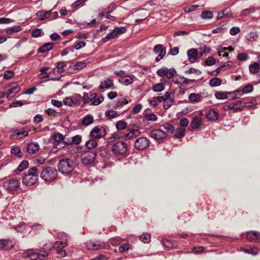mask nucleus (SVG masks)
<instances>
[{
  "mask_svg": "<svg viewBox=\"0 0 260 260\" xmlns=\"http://www.w3.org/2000/svg\"><path fill=\"white\" fill-rule=\"evenodd\" d=\"M211 49L206 46L199 48H191L187 52L188 60L190 63H193L196 60L201 58L205 53H209Z\"/></svg>",
  "mask_w": 260,
  "mask_h": 260,
  "instance_id": "f257e3e1",
  "label": "nucleus"
},
{
  "mask_svg": "<svg viewBox=\"0 0 260 260\" xmlns=\"http://www.w3.org/2000/svg\"><path fill=\"white\" fill-rule=\"evenodd\" d=\"M39 171L36 167L30 168L22 178V182L27 186L35 184L38 180Z\"/></svg>",
  "mask_w": 260,
  "mask_h": 260,
  "instance_id": "f03ea898",
  "label": "nucleus"
},
{
  "mask_svg": "<svg viewBox=\"0 0 260 260\" xmlns=\"http://www.w3.org/2000/svg\"><path fill=\"white\" fill-rule=\"evenodd\" d=\"M74 166L73 160L69 158L61 159L58 164V169L61 173L68 174L73 170Z\"/></svg>",
  "mask_w": 260,
  "mask_h": 260,
  "instance_id": "7ed1b4c3",
  "label": "nucleus"
},
{
  "mask_svg": "<svg viewBox=\"0 0 260 260\" xmlns=\"http://www.w3.org/2000/svg\"><path fill=\"white\" fill-rule=\"evenodd\" d=\"M57 171L56 169L48 167L44 169L41 173V177L45 181L47 182H52L57 176Z\"/></svg>",
  "mask_w": 260,
  "mask_h": 260,
  "instance_id": "20e7f679",
  "label": "nucleus"
},
{
  "mask_svg": "<svg viewBox=\"0 0 260 260\" xmlns=\"http://www.w3.org/2000/svg\"><path fill=\"white\" fill-rule=\"evenodd\" d=\"M157 75L159 77H166L168 79H171L173 77L176 73V70L174 68H168L163 67L157 70Z\"/></svg>",
  "mask_w": 260,
  "mask_h": 260,
  "instance_id": "39448f33",
  "label": "nucleus"
},
{
  "mask_svg": "<svg viewBox=\"0 0 260 260\" xmlns=\"http://www.w3.org/2000/svg\"><path fill=\"white\" fill-rule=\"evenodd\" d=\"M36 15L41 20H43L45 18H50V20H52L56 19L58 17V13L57 12H52V10L48 11H39L37 13Z\"/></svg>",
  "mask_w": 260,
  "mask_h": 260,
  "instance_id": "423d86ee",
  "label": "nucleus"
},
{
  "mask_svg": "<svg viewBox=\"0 0 260 260\" xmlns=\"http://www.w3.org/2000/svg\"><path fill=\"white\" fill-rule=\"evenodd\" d=\"M105 129L102 126H95L92 128L90 133V136L94 139H100L106 136Z\"/></svg>",
  "mask_w": 260,
  "mask_h": 260,
  "instance_id": "0eeeda50",
  "label": "nucleus"
},
{
  "mask_svg": "<svg viewBox=\"0 0 260 260\" xmlns=\"http://www.w3.org/2000/svg\"><path fill=\"white\" fill-rule=\"evenodd\" d=\"M126 29L124 27H116L112 31L108 34L107 36L103 39V42L105 43L109 40L114 39L119 35L124 33Z\"/></svg>",
  "mask_w": 260,
  "mask_h": 260,
  "instance_id": "6e6552de",
  "label": "nucleus"
},
{
  "mask_svg": "<svg viewBox=\"0 0 260 260\" xmlns=\"http://www.w3.org/2000/svg\"><path fill=\"white\" fill-rule=\"evenodd\" d=\"M127 150V145L123 142H117L112 146V151L115 154L120 155L124 154Z\"/></svg>",
  "mask_w": 260,
  "mask_h": 260,
  "instance_id": "1a4fd4ad",
  "label": "nucleus"
},
{
  "mask_svg": "<svg viewBox=\"0 0 260 260\" xmlns=\"http://www.w3.org/2000/svg\"><path fill=\"white\" fill-rule=\"evenodd\" d=\"M150 136L158 142L167 137V134L165 132L159 129H155L151 131Z\"/></svg>",
  "mask_w": 260,
  "mask_h": 260,
  "instance_id": "9d476101",
  "label": "nucleus"
},
{
  "mask_svg": "<svg viewBox=\"0 0 260 260\" xmlns=\"http://www.w3.org/2000/svg\"><path fill=\"white\" fill-rule=\"evenodd\" d=\"M4 187L9 191L16 190L18 186V181L15 179H11L3 183Z\"/></svg>",
  "mask_w": 260,
  "mask_h": 260,
  "instance_id": "9b49d317",
  "label": "nucleus"
},
{
  "mask_svg": "<svg viewBox=\"0 0 260 260\" xmlns=\"http://www.w3.org/2000/svg\"><path fill=\"white\" fill-rule=\"evenodd\" d=\"M149 144V140L146 137H141L137 139L135 142V147L138 150L146 149Z\"/></svg>",
  "mask_w": 260,
  "mask_h": 260,
  "instance_id": "f8f14e48",
  "label": "nucleus"
},
{
  "mask_svg": "<svg viewBox=\"0 0 260 260\" xmlns=\"http://www.w3.org/2000/svg\"><path fill=\"white\" fill-rule=\"evenodd\" d=\"M19 87L15 84H13L11 85V88L8 90L7 93V98L8 100L12 99L14 95L19 91Z\"/></svg>",
  "mask_w": 260,
  "mask_h": 260,
  "instance_id": "ddd939ff",
  "label": "nucleus"
},
{
  "mask_svg": "<svg viewBox=\"0 0 260 260\" xmlns=\"http://www.w3.org/2000/svg\"><path fill=\"white\" fill-rule=\"evenodd\" d=\"M100 89H115V87H114V83L113 80L110 79H107L101 82L100 86Z\"/></svg>",
  "mask_w": 260,
  "mask_h": 260,
  "instance_id": "4468645a",
  "label": "nucleus"
},
{
  "mask_svg": "<svg viewBox=\"0 0 260 260\" xmlns=\"http://www.w3.org/2000/svg\"><path fill=\"white\" fill-rule=\"evenodd\" d=\"M23 257L30 258L32 260H43V258L39 256V254L33 252L31 250L25 252L23 254Z\"/></svg>",
  "mask_w": 260,
  "mask_h": 260,
  "instance_id": "2eb2a0df",
  "label": "nucleus"
},
{
  "mask_svg": "<svg viewBox=\"0 0 260 260\" xmlns=\"http://www.w3.org/2000/svg\"><path fill=\"white\" fill-rule=\"evenodd\" d=\"M202 124V118L200 117H194L190 123V127L192 129H197L199 128Z\"/></svg>",
  "mask_w": 260,
  "mask_h": 260,
  "instance_id": "dca6fc26",
  "label": "nucleus"
},
{
  "mask_svg": "<svg viewBox=\"0 0 260 260\" xmlns=\"http://www.w3.org/2000/svg\"><path fill=\"white\" fill-rule=\"evenodd\" d=\"M39 145L35 143H29L27 146V151L30 154L35 153L39 149Z\"/></svg>",
  "mask_w": 260,
  "mask_h": 260,
  "instance_id": "f3484780",
  "label": "nucleus"
},
{
  "mask_svg": "<svg viewBox=\"0 0 260 260\" xmlns=\"http://www.w3.org/2000/svg\"><path fill=\"white\" fill-rule=\"evenodd\" d=\"M247 238L251 241H258L260 240V233L256 232H249L247 234Z\"/></svg>",
  "mask_w": 260,
  "mask_h": 260,
  "instance_id": "a211bd4d",
  "label": "nucleus"
},
{
  "mask_svg": "<svg viewBox=\"0 0 260 260\" xmlns=\"http://www.w3.org/2000/svg\"><path fill=\"white\" fill-rule=\"evenodd\" d=\"M153 51L156 54L159 53V57L164 56L166 54V49L160 44L155 45L153 48Z\"/></svg>",
  "mask_w": 260,
  "mask_h": 260,
  "instance_id": "6ab92c4d",
  "label": "nucleus"
},
{
  "mask_svg": "<svg viewBox=\"0 0 260 260\" xmlns=\"http://www.w3.org/2000/svg\"><path fill=\"white\" fill-rule=\"evenodd\" d=\"M12 242L8 240H0V249H10L12 248Z\"/></svg>",
  "mask_w": 260,
  "mask_h": 260,
  "instance_id": "aec40b11",
  "label": "nucleus"
},
{
  "mask_svg": "<svg viewBox=\"0 0 260 260\" xmlns=\"http://www.w3.org/2000/svg\"><path fill=\"white\" fill-rule=\"evenodd\" d=\"M53 44L51 43H47L43 45L38 49V52L41 53H44L48 51L51 50L53 48Z\"/></svg>",
  "mask_w": 260,
  "mask_h": 260,
  "instance_id": "412c9836",
  "label": "nucleus"
},
{
  "mask_svg": "<svg viewBox=\"0 0 260 260\" xmlns=\"http://www.w3.org/2000/svg\"><path fill=\"white\" fill-rule=\"evenodd\" d=\"M119 82L125 85H129L133 83V78L129 76H122L119 78Z\"/></svg>",
  "mask_w": 260,
  "mask_h": 260,
  "instance_id": "4be33fe9",
  "label": "nucleus"
},
{
  "mask_svg": "<svg viewBox=\"0 0 260 260\" xmlns=\"http://www.w3.org/2000/svg\"><path fill=\"white\" fill-rule=\"evenodd\" d=\"M96 96V94L95 93H93L90 95H89L87 93H84L82 99V101L85 103H88L92 101L93 99H95Z\"/></svg>",
  "mask_w": 260,
  "mask_h": 260,
  "instance_id": "5701e85b",
  "label": "nucleus"
},
{
  "mask_svg": "<svg viewBox=\"0 0 260 260\" xmlns=\"http://www.w3.org/2000/svg\"><path fill=\"white\" fill-rule=\"evenodd\" d=\"M218 117V113L214 110H210L206 115L207 118L211 120H216Z\"/></svg>",
  "mask_w": 260,
  "mask_h": 260,
  "instance_id": "b1692460",
  "label": "nucleus"
},
{
  "mask_svg": "<svg viewBox=\"0 0 260 260\" xmlns=\"http://www.w3.org/2000/svg\"><path fill=\"white\" fill-rule=\"evenodd\" d=\"M140 135V132L138 129H133L125 135L127 140L138 137Z\"/></svg>",
  "mask_w": 260,
  "mask_h": 260,
  "instance_id": "393cba45",
  "label": "nucleus"
},
{
  "mask_svg": "<svg viewBox=\"0 0 260 260\" xmlns=\"http://www.w3.org/2000/svg\"><path fill=\"white\" fill-rule=\"evenodd\" d=\"M93 122V118L92 115H87L85 116L82 120V124L85 126L89 125Z\"/></svg>",
  "mask_w": 260,
  "mask_h": 260,
  "instance_id": "a878e982",
  "label": "nucleus"
},
{
  "mask_svg": "<svg viewBox=\"0 0 260 260\" xmlns=\"http://www.w3.org/2000/svg\"><path fill=\"white\" fill-rule=\"evenodd\" d=\"M201 99V95L199 93H191L188 96V100L191 102H198Z\"/></svg>",
  "mask_w": 260,
  "mask_h": 260,
  "instance_id": "bb28decb",
  "label": "nucleus"
},
{
  "mask_svg": "<svg viewBox=\"0 0 260 260\" xmlns=\"http://www.w3.org/2000/svg\"><path fill=\"white\" fill-rule=\"evenodd\" d=\"M185 129L183 127H178L175 130V137L176 138H180L184 136Z\"/></svg>",
  "mask_w": 260,
  "mask_h": 260,
  "instance_id": "cd10ccee",
  "label": "nucleus"
},
{
  "mask_svg": "<svg viewBox=\"0 0 260 260\" xmlns=\"http://www.w3.org/2000/svg\"><path fill=\"white\" fill-rule=\"evenodd\" d=\"M49 69V67H46L42 68L40 70V71L41 72V73L40 74L41 78H49L50 77V76L51 75L52 72H49V73H47L46 71L47 70H48Z\"/></svg>",
  "mask_w": 260,
  "mask_h": 260,
  "instance_id": "c85d7f7f",
  "label": "nucleus"
},
{
  "mask_svg": "<svg viewBox=\"0 0 260 260\" xmlns=\"http://www.w3.org/2000/svg\"><path fill=\"white\" fill-rule=\"evenodd\" d=\"M97 146V142L95 139L92 138L91 140H88L85 143V147L89 149H92L95 148Z\"/></svg>",
  "mask_w": 260,
  "mask_h": 260,
  "instance_id": "c756f323",
  "label": "nucleus"
},
{
  "mask_svg": "<svg viewBox=\"0 0 260 260\" xmlns=\"http://www.w3.org/2000/svg\"><path fill=\"white\" fill-rule=\"evenodd\" d=\"M249 71L252 74L256 73L259 70V64L257 62H254L249 66Z\"/></svg>",
  "mask_w": 260,
  "mask_h": 260,
  "instance_id": "7c9ffc66",
  "label": "nucleus"
},
{
  "mask_svg": "<svg viewBox=\"0 0 260 260\" xmlns=\"http://www.w3.org/2000/svg\"><path fill=\"white\" fill-rule=\"evenodd\" d=\"M86 66V63L84 61H79L73 65V69L76 70H80Z\"/></svg>",
  "mask_w": 260,
  "mask_h": 260,
  "instance_id": "2f4dec72",
  "label": "nucleus"
},
{
  "mask_svg": "<svg viewBox=\"0 0 260 260\" xmlns=\"http://www.w3.org/2000/svg\"><path fill=\"white\" fill-rule=\"evenodd\" d=\"M144 115L145 118L148 120L155 121L157 119L156 116L152 113L145 111L144 113Z\"/></svg>",
  "mask_w": 260,
  "mask_h": 260,
  "instance_id": "473e14b6",
  "label": "nucleus"
},
{
  "mask_svg": "<svg viewBox=\"0 0 260 260\" xmlns=\"http://www.w3.org/2000/svg\"><path fill=\"white\" fill-rule=\"evenodd\" d=\"M209 84L212 87L217 86L221 84V81L219 78H214L209 81Z\"/></svg>",
  "mask_w": 260,
  "mask_h": 260,
  "instance_id": "72a5a7b5",
  "label": "nucleus"
},
{
  "mask_svg": "<svg viewBox=\"0 0 260 260\" xmlns=\"http://www.w3.org/2000/svg\"><path fill=\"white\" fill-rule=\"evenodd\" d=\"M11 152L18 157H22L23 154L21 151L20 148L17 146L13 147L11 149Z\"/></svg>",
  "mask_w": 260,
  "mask_h": 260,
  "instance_id": "f704fd0d",
  "label": "nucleus"
},
{
  "mask_svg": "<svg viewBox=\"0 0 260 260\" xmlns=\"http://www.w3.org/2000/svg\"><path fill=\"white\" fill-rule=\"evenodd\" d=\"M213 15L212 12L206 11L202 12L201 18L204 19H210L212 18Z\"/></svg>",
  "mask_w": 260,
  "mask_h": 260,
  "instance_id": "c9c22d12",
  "label": "nucleus"
},
{
  "mask_svg": "<svg viewBox=\"0 0 260 260\" xmlns=\"http://www.w3.org/2000/svg\"><path fill=\"white\" fill-rule=\"evenodd\" d=\"M215 96L217 99L224 100L228 98L227 93L223 91H218L215 93Z\"/></svg>",
  "mask_w": 260,
  "mask_h": 260,
  "instance_id": "e433bc0d",
  "label": "nucleus"
},
{
  "mask_svg": "<svg viewBox=\"0 0 260 260\" xmlns=\"http://www.w3.org/2000/svg\"><path fill=\"white\" fill-rule=\"evenodd\" d=\"M21 27L19 26H14L7 28L6 32L7 34H13L14 32H18L21 30Z\"/></svg>",
  "mask_w": 260,
  "mask_h": 260,
  "instance_id": "4c0bfd02",
  "label": "nucleus"
},
{
  "mask_svg": "<svg viewBox=\"0 0 260 260\" xmlns=\"http://www.w3.org/2000/svg\"><path fill=\"white\" fill-rule=\"evenodd\" d=\"M105 115L109 118H114L118 116L117 112L114 110H109L105 112Z\"/></svg>",
  "mask_w": 260,
  "mask_h": 260,
  "instance_id": "58836bf2",
  "label": "nucleus"
},
{
  "mask_svg": "<svg viewBox=\"0 0 260 260\" xmlns=\"http://www.w3.org/2000/svg\"><path fill=\"white\" fill-rule=\"evenodd\" d=\"M116 128L118 130L125 129L127 126V124L124 121H118L116 125Z\"/></svg>",
  "mask_w": 260,
  "mask_h": 260,
  "instance_id": "ea45409f",
  "label": "nucleus"
},
{
  "mask_svg": "<svg viewBox=\"0 0 260 260\" xmlns=\"http://www.w3.org/2000/svg\"><path fill=\"white\" fill-rule=\"evenodd\" d=\"M165 86L163 83H160L155 84L153 88V90L155 92H159L164 90Z\"/></svg>",
  "mask_w": 260,
  "mask_h": 260,
  "instance_id": "a19ab883",
  "label": "nucleus"
},
{
  "mask_svg": "<svg viewBox=\"0 0 260 260\" xmlns=\"http://www.w3.org/2000/svg\"><path fill=\"white\" fill-rule=\"evenodd\" d=\"M162 126H163V127L165 129H166V131H167L171 133L174 132L175 130V127L173 125H172L169 123H166L164 124V125H162Z\"/></svg>",
  "mask_w": 260,
  "mask_h": 260,
  "instance_id": "79ce46f5",
  "label": "nucleus"
},
{
  "mask_svg": "<svg viewBox=\"0 0 260 260\" xmlns=\"http://www.w3.org/2000/svg\"><path fill=\"white\" fill-rule=\"evenodd\" d=\"M258 35L253 32H249L246 36L247 39L249 41H255L258 38Z\"/></svg>",
  "mask_w": 260,
  "mask_h": 260,
  "instance_id": "37998d69",
  "label": "nucleus"
},
{
  "mask_svg": "<svg viewBox=\"0 0 260 260\" xmlns=\"http://www.w3.org/2000/svg\"><path fill=\"white\" fill-rule=\"evenodd\" d=\"M28 166V162L26 160H23L19 165L17 169L19 171L21 172Z\"/></svg>",
  "mask_w": 260,
  "mask_h": 260,
  "instance_id": "c03bdc74",
  "label": "nucleus"
},
{
  "mask_svg": "<svg viewBox=\"0 0 260 260\" xmlns=\"http://www.w3.org/2000/svg\"><path fill=\"white\" fill-rule=\"evenodd\" d=\"M244 251L253 255H256L258 253V250L256 247H249L245 249Z\"/></svg>",
  "mask_w": 260,
  "mask_h": 260,
  "instance_id": "a18cd8bd",
  "label": "nucleus"
},
{
  "mask_svg": "<svg viewBox=\"0 0 260 260\" xmlns=\"http://www.w3.org/2000/svg\"><path fill=\"white\" fill-rule=\"evenodd\" d=\"M254 11H255V9L254 8H249L248 9H246L243 10L241 12V15L243 16H245L248 15L249 14L254 12Z\"/></svg>",
  "mask_w": 260,
  "mask_h": 260,
  "instance_id": "49530a36",
  "label": "nucleus"
},
{
  "mask_svg": "<svg viewBox=\"0 0 260 260\" xmlns=\"http://www.w3.org/2000/svg\"><path fill=\"white\" fill-rule=\"evenodd\" d=\"M16 136H17V138L19 139H22L28 135V132L22 131H16Z\"/></svg>",
  "mask_w": 260,
  "mask_h": 260,
  "instance_id": "de8ad7c7",
  "label": "nucleus"
},
{
  "mask_svg": "<svg viewBox=\"0 0 260 260\" xmlns=\"http://www.w3.org/2000/svg\"><path fill=\"white\" fill-rule=\"evenodd\" d=\"M150 235L145 234L140 237V240L144 243H148L150 241Z\"/></svg>",
  "mask_w": 260,
  "mask_h": 260,
  "instance_id": "09e8293b",
  "label": "nucleus"
},
{
  "mask_svg": "<svg viewBox=\"0 0 260 260\" xmlns=\"http://www.w3.org/2000/svg\"><path fill=\"white\" fill-rule=\"evenodd\" d=\"M54 140L57 142H61L63 141V136L60 133H55L53 135Z\"/></svg>",
  "mask_w": 260,
  "mask_h": 260,
  "instance_id": "8fccbe9b",
  "label": "nucleus"
},
{
  "mask_svg": "<svg viewBox=\"0 0 260 260\" xmlns=\"http://www.w3.org/2000/svg\"><path fill=\"white\" fill-rule=\"evenodd\" d=\"M174 99L165 100L164 103V108L168 109L173 104Z\"/></svg>",
  "mask_w": 260,
  "mask_h": 260,
  "instance_id": "3c124183",
  "label": "nucleus"
},
{
  "mask_svg": "<svg viewBox=\"0 0 260 260\" xmlns=\"http://www.w3.org/2000/svg\"><path fill=\"white\" fill-rule=\"evenodd\" d=\"M64 104L69 106H72L75 104V102L72 98L67 97L63 100Z\"/></svg>",
  "mask_w": 260,
  "mask_h": 260,
  "instance_id": "603ef678",
  "label": "nucleus"
},
{
  "mask_svg": "<svg viewBox=\"0 0 260 260\" xmlns=\"http://www.w3.org/2000/svg\"><path fill=\"white\" fill-rule=\"evenodd\" d=\"M14 72L10 70L6 71L4 74V78L7 80L10 79L14 76Z\"/></svg>",
  "mask_w": 260,
  "mask_h": 260,
  "instance_id": "864d4df0",
  "label": "nucleus"
},
{
  "mask_svg": "<svg viewBox=\"0 0 260 260\" xmlns=\"http://www.w3.org/2000/svg\"><path fill=\"white\" fill-rule=\"evenodd\" d=\"M81 136L80 135H76L72 138L71 143L78 144L81 142Z\"/></svg>",
  "mask_w": 260,
  "mask_h": 260,
  "instance_id": "5fc2aeb1",
  "label": "nucleus"
},
{
  "mask_svg": "<svg viewBox=\"0 0 260 260\" xmlns=\"http://www.w3.org/2000/svg\"><path fill=\"white\" fill-rule=\"evenodd\" d=\"M66 67V64L63 62H60L57 63V71L58 73H62L64 72V68Z\"/></svg>",
  "mask_w": 260,
  "mask_h": 260,
  "instance_id": "6e6d98bb",
  "label": "nucleus"
},
{
  "mask_svg": "<svg viewBox=\"0 0 260 260\" xmlns=\"http://www.w3.org/2000/svg\"><path fill=\"white\" fill-rule=\"evenodd\" d=\"M104 100L103 96H99L98 98L95 97V99L92 100V105H98L101 103Z\"/></svg>",
  "mask_w": 260,
  "mask_h": 260,
  "instance_id": "4d7b16f0",
  "label": "nucleus"
},
{
  "mask_svg": "<svg viewBox=\"0 0 260 260\" xmlns=\"http://www.w3.org/2000/svg\"><path fill=\"white\" fill-rule=\"evenodd\" d=\"M215 63V60L213 57H209L205 60V63L207 66H212Z\"/></svg>",
  "mask_w": 260,
  "mask_h": 260,
  "instance_id": "13d9d810",
  "label": "nucleus"
},
{
  "mask_svg": "<svg viewBox=\"0 0 260 260\" xmlns=\"http://www.w3.org/2000/svg\"><path fill=\"white\" fill-rule=\"evenodd\" d=\"M26 228V225L24 223L22 222L18 224L15 230H17L19 232H23Z\"/></svg>",
  "mask_w": 260,
  "mask_h": 260,
  "instance_id": "bf43d9fd",
  "label": "nucleus"
},
{
  "mask_svg": "<svg viewBox=\"0 0 260 260\" xmlns=\"http://www.w3.org/2000/svg\"><path fill=\"white\" fill-rule=\"evenodd\" d=\"M253 89V87L250 84L246 85L242 89V91L245 93H249L251 92Z\"/></svg>",
  "mask_w": 260,
  "mask_h": 260,
  "instance_id": "052dcab7",
  "label": "nucleus"
},
{
  "mask_svg": "<svg viewBox=\"0 0 260 260\" xmlns=\"http://www.w3.org/2000/svg\"><path fill=\"white\" fill-rule=\"evenodd\" d=\"M237 58L240 61H245L247 59L248 55L245 53H240L238 55Z\"/></svg>",
  "mask_w": 260,
  "mask_h": 260,
  "instance_id": "680f3d73",
  "label": "nucleus"
},
{
  "mask_svg": "<svg viewBox=\"0 0 260 260\" xmlns=\"http://www.w3.org/2000/svg\"><path fill=\"white\" fill-rule=\"evenodd\" d=\"M222 12L223 13V15H224V16L226 18H228L232 16V13L230 8H225L224 10L222 11Z\"/></svg>",
  "mask_w": 260,
  "mask_h": 260,
  "instance_id": "e2e57ef3",
  "label": "nucleus"
},
{
  "mask_svg": "<svg viewBox=\"0 0 260 260\" xmlns=\"http://www.w3.org/2000/svg\"><path fill=\"white\" fill-rule=\"evenodd\" d=\"M86 45V43L84 42H80L77 43H75L74 45V48L76 50H79L83 47H84Z\"/></svg>",
  "mask_w": 260,
  "mask_h": 260,
  "instance_id": "0e129e2a",
  "label": "nucleus"
},
{
  "mask_svg": "<svg viewBox=\"0 0 260 260\" xmlns=\"http://www.w3.org/2000/svg\"><path fill=\"white\" fill-rule=\"evenodd\" d=\"M129 244L128 243H125L121 245L119 248V250L120 252H123L124 251H126L129 248Z\"/></svg>",
  "mask_w": 260,
  "mask_h": 260,
  "instance_id": "69168bd1",
  "label": "nucleus"
},
{
  "mask_svg": "<svg viewBox=\"0 0 260 260\" xmlns=\"http://www.w3.org/2000/svg\"><path fill=\"white\" fill-rule=\"evenodd\" d=\"M53 247V243L51 242H49L44 245L43 249L46 250H51Z\"/></svg>",
  "mask_w": 260,
  "mask_h": 260,
  "instance_id": "338daca9",
  "label": "nucleus"
},
{
  "mask_svg": "<svg viewBox=\"0 0 260 260\" xmlns=\"http://www.w3.org/2000/svg\"><path fill=\"white\" fill-rule=\"evenodd\" d=\"M41 33V29L39 28H36L34 29L31 32V36L33 37H38L40 36Z\"/></svg>",
  "mask_w": 260,
  "mask_h": 260,
  "instance_id": "774afa93",
  "label": "nucleus"
}]
</instances>
